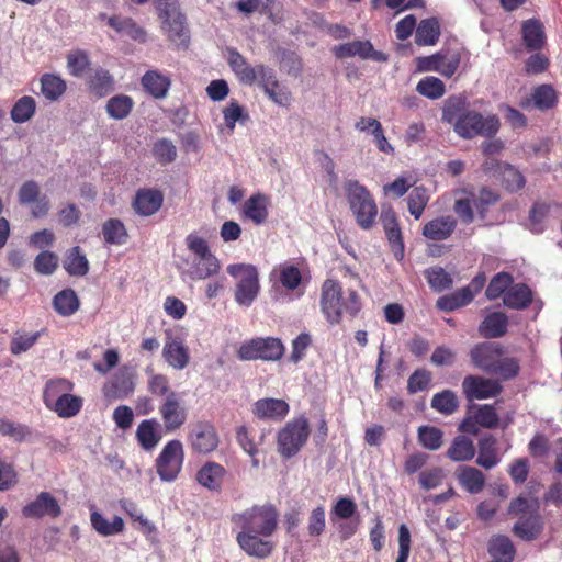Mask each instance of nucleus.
Instances as JSON below:
<instances>
[{
	"label": "nucleus",
	"instance_id": "obj_1",
	"mask_svg": "<svg viewBox=\"0 0 562 562\" xmlns=\"http://www.w3.org/2000/svg\"><path fill=\"white\" fill-rule=\"evenodd\" d=\"M279 513L272 504L254 505L234 514L232 522L240 528L236 541L248 555L258 559L268 558L274 550V543L267 538L278 528Z\"/></svg>",
	"mask_w": 562,
	"mask_h": 562
},
{
	"label": "nucleus",
	"instance_id": "obj_2",
	"mask_svg": "<svg viewBox=\"0 0 562 562\" xmlns=\"http://www.w3.org/2000/svg\"><path fill=\"white\" fill-rule=\"evenodd\" d=\"M441 120L452 125L454 133L463 139H473L476 136L491 138L501 127L497 115L483 116L480 112L470 110L469 101L462 94H453L446 99Z\"/></svg>",
	"mask_w": 562,
	"mask_h": 562
},
{
	"label": "nucleus",
	"instance_id": "obj_3",
	"mask_svg": "<svg viewBox=\"0 0 562 562\" xmlns=\"http://www.w3.org/2000/svg\"><path fill=\"white\" fill-rule=\"evenodd\" d=\"M321 311L330 325H339L342 317L355 318L362 308L359 293L353 289H344L334 279H326L321 288Z\"/></svg>",
	"mask_w": 562,
	"mask_h": 562
},
{
	"label": "nucleus",
	"instance_id": "obj_4",
	"mask_svg": "<svg viewBox=\"0 0 562 562\" xmlns=\"http://www.w3.org/2000/svg\"><path fill=\"white\" fill-rule=\"evenodd\" d=\"M539 502L533 498L518 496L509 503L508 514L518 517L513 526L516 537L532 541L540 537L544 528L543 517L539 513Z\"/></svg>",
	"mask_w": 562,
	"mask_h": 562
},
{
	"label": "nucleus",
	"instance_id": "obj_5",
	"mask_svg": "<svg viewBox=\"0 0 562 562\" xmlns=\"http://www.w3.org/2000/svg\"><path fill=\"white\" fill-rule=\"evenodd\" d=\"M345 191L357 224L362 229H370L378 215V206L372 194L357 180L347 181Z\"/></svg>",
	"mask_w": 562,
	"mask_h": 562
},
{
	"label": "nucleus",
	"instance_id": "obj_6",
	"mask_svg": "<svg viewBox=\"0 0 562 562\" xmlns=\"http://www.w3.org/2000/svg\"><path fill=\"white\" fill-rule=\"evenodd\" d=\"M465 54V48L460 45L443 46L432 55L417 57L416 67L418 71H435L449 79L458 71Z\"/></svg>",
	"mask_w": 562,
	"mask_h": 562
},
{
	"label": "nucleus",
	"instance_id": "obj_7",
	"mask_svg": "<svg viewBox=\"0 0 562 562\" xmlns=\"http://www.w3.org/2000/svg\"><path fill=\"white\" fill-rule=\"evenodd\" d=\"M186 245L187 248L198 258L189 271L192 280H205L220 272L221 262L211 251L210 246L204 238L196 234H189L186 238Z\"/></svg>",
	"mask_w": 562,
	"mask_h": 562
},
{
	"label": "nucleus",
	"instance_id": "obj_8",
	"mask_svg": "<svg viewBox=\"0 0 562 562\" xmlns=\"http://www.w3.org/2000/svg\"><path fill=\"white\" fill-rule=\"evenodd\" d=\"M227 273L236 279L234 299L240 306H250L260 291L258 269L250 263H233Z\"/></svg>",
	"mask_w": 562,
	"mask_h": 562
},
{
	"label": "nucleus",
	"instance_id": "obj_9",
	"mask_svg": "<svg viewBox=\"0 0 562 562\" xmlns=\"http://www.w3.org/2000/svg\"><path fill=\"white\" fill-rule=\"evenodd\" d=\"M310 434V425L304 416L288 422L277 436L279 453L285 459L294 457L305 445Z\"/></svg>",
	"mask_w": 562,
	"mask_h": 562
},
{
	"label": "nucleus",
	"instance_id": "obj_10",
	"mask_svg": "<svg viewBox=\"0 0 562 562\" xmlns=\"http://www.w3.org/2000/svg\"><path fill=\"white\" fill-rule=\"evenodd\" d=\"M282 341L276 337H257L244 341L237 350V358L241 361H277L284 355Z\"/></svg>",
	"mask_w": 562,
	"mask_h": 562
},
{
	"label": "nucleus",
	"instance_id": "obj_11",
	"mask_svg": "<svg viewBox=\"0 0 562 562\" xmlns=\"http://www.w3.org/2000/svg\"><path fill=\"white\" fill-rule=\"evenodd\" d=\"M183 459L184 451L181 441L178 439L168 441L155 462L159 477L166 482L175 481L181 471Z\"/></svg>",
	"mask_w": 562,
	"mask_h": 562
},
{
	"label": "nucleus",
	"instance_id": "obj_12",
	"mask_svg": "<svg viewBox=\"0 0 562 562\" xmlns=\"http://www.w3.org/2000/svg\"><path fill=\"white\" fill-rule=\"evenodd\" d=\"M188 442L193 452L207 454L216 450L220 438L211 422L196 420L189 426Z\"/></svg>",
	"mask_w": 562,
	"mask_h": 562
},
{
	"label": "nucleus",
	"instance_id": "obj_13",
	"mask_svg": "<svg viewBox=\"0 0 562 562\" xmlns=\"http://www.w3.org/2000/svg\"><path fill=\"white\" fill-rule=\"evenodd\" d=\"M226 60L236 76L237 80L245 86L256 85L259 76L265 71L266 65H250L247 58L241 55L235 47H226Z\"/></svg>",
	"mask_w": 562,
	"mask_h": 562
},
{
	"label": "nucleus",
	"instance_id": "obj_14",
	"mask_svg": "<svg viewBox=\"0 0 562 562\" xmlns=\"http://www.w3.org/2000/svg\"><path fill=\"white\" fill-rule=\"evenodd\" d=\"M461 387L464 397L470 402L496 397L503 392L499 380L473 374H469L463 379Z\"/></svg>",
	"mask_w": 562,
	"mask_h": 562
},
{
	"label": "nucleus",
	"instance_id": "obj_15",
	"mask_svg": "<svg viewBox=\"0 0 562 562\" xmlns=\"http://www.w3.org/2000/svg\"><path fill=\"white\" fill-rule=\"evenodd\" d=\"M159 414L166 432L179 430L188 419V409L178 393H170L159 405Z\"/></svg>",
	"mask_w": 562,
	"mask_h": 562
},
{
	"label": "nucleus",
	"instance_id": "obj_16",
	"mask_svg": "<svg viewBox=\"0 0 562 562\" xmlns=\"http://www.w3.org/2000/svg\"><path fill=\"white\" fill-rule=\"evenodd\" d=\"M333 53L336 58L344 59L358 56L359 58L367 60H373L378 63H385L389 56L383 52L374 49L370 41H352L337 45L333 48Z\"/></svg>",
	"mask_w": 562,
	"mask_h": 562
},
{
	"label": "nucleus",
	"instance_id": "obj_17",
	"mask_svg": "<svg viewBox=\"0 0 562 562\" xmlns=\"http://www.w3.org/2000/svg\"><path fill=\"white\" fill-rule=\"evenodd\" d=\"M504 352V348L501 344L484 341L471 348L470 359L475 368L490 374L495 370V364L498 359L503 357Z\"/></svg>",
	"mask_w": 562,
	"mask_h": 562
},
{
	"label": "nucleus",
	"instance_id": "obj_18",
	"mask_svg": "<svg viewBox=\"0 0 562 562\" xmlns=\"http://www.w3.org/2000/svg\"><path fill=\"white\" fill-rule=\"evenodd\" d=\"M256 85H258L265 94L276 104L288 106L291 102V92L286 87L282 86L276 75V71L266 67L265 71L259 76Z\"/></svg>",
	"mask_w": 562,
	"mask_h": 562
},
{
	"label": "nucleus",
	"instance_id": "obj_19",
	"mask_svg": "<svg viewBox=\"0 0 562 562\" xmlns=\"http://www.w3.org/2000/svg\"><path fill=\"white\" fill-rule=\"evenodd\" d=\"M61 508L57 499L48 492L40 493L36 498L22 508V514L26 518H56L60 515Z\"/></svg>",
	"mask_w": 562,
	"mask_h": 562
},
{
	"label": "nucleus",
	"instance_id": "obj_20",
	"mask_svg": "<svg viewBox=\"0 0 562 562\" xmlns=\"http://www.w3.org/2000/svg\"><path fill=\"white\" fill-rule=\"evenodd\" d=\"M288 402L281 398H260L252 405V414L262 420L281 422L289 414Z\"/></svg>",
	"mask_w": 562,
	"mask_h": 562
},
{
	"label": "nucleus",
	"instance_id": "obj_21",
	"mask_svg": "<svg viewBox=\"0 0 562 562\" xmlns=\"http://www.w3.org/2000/svg\"><path fill=\"white\" fill-rule=\"evenodd\" d=\"M108 396L125 398L134 392L135 370L132 367L123 366L113 373L108 382Z\"/></svg>",
	"mask_w": 562,
	"mask_h": 562
},
{
	"label": "nucleus",
	"instance_id": "obj_22",
	"mask_svg": "<svg viewBox=\"0 0 562 562\" xmlns=\"http://www.w3.org/2000/svg\"><path fill=\"white\" fill-rule=\"evenodd\" d=\"M165 361L176 370L184 369L190 361L188 347L180 337H168L162 348Z\"/></svg>",
	"mask_w": 562,
	"mask_h": 562
},
{
	"label": "nucleus",
	"instance_id": "obj_23",
	"mask_svg": "<svg viewBox=\"0 0 562 562\" xmlns=\"http://www.w3.org/2000/svg\"><path fill=\"white\" fill-rule=\"evenodd\" d=\"M162 30L167 34L170 42L177 46L188 47L190 36L186 25V16L181 12L177 14L161 19Z\"/></svg>",
	"mask_w": 562,
	"mask_h": 562
},
{
	"label": "nucleus",
	"instance_id": "obj_24",
	"mask_svg": "<svg viewBox=\"0 0 562 562\" xmlns=\"http://www.w3.org/2000/svg\"><path fill=\"white\" fill-rule=\"evenodd\" d=\"M457 227V220L451 215L436 217L423 227V236L427 239L441 241L448 239Z\"/></svg>",
	"mask_w": 562,
	"mask_h": 562
},
{
	"label": "nucleus",
	"instance_id": "obj_25",
	"mask_svg": "<svg viewBox=\"0 0 562 562\" xmlns=\"http://www.w3.org/2000/svg\"><path fill=\"white\" fill-rule=\"evenodd\" d=\"M135 438L143 450H154L162 438L160 425L157 419L150 418L142 420L137 426Z\"/></svg>",
	"mask_w": 562,
	"mask_h": 562
},
{
	"label": "nucleus",
	"instance_id": "obj_26",
	"mask_svg": "<svg viewBox=\"0 0 562 562\" xmlns=\"http://www.w3.org/2000/svg\"><path fill=\"white\" fill-rule=\"evenodd\" d=\"M508 317L503 312H493L485 316L479 326V333L486 339L499 338L506 335Z\"/></svg>",
	"mask_w": 562,
	"mask_h": 562
},
{
	"label": "nucleus",
	"instance_id": "obj_27",
	"mask_svg": "<svg viewBox=\"0 0 562 562\" xmlns=\"http://www.w3.org/2000/svg\"><path fill=\"white\" fill-rule=\"evenodd\" d=\"M532 299V291L526 283H516L505 292L503 303L508 308L522 311L531 304Z\"/></svg>",
	"mask_w": 562,
	"mask_h": 562
},
{
	"label": "nucleus",
	"instance_id": "obj_28",
	"mask_svg": "<svg viewBox=\"0 0 562 562\" xmlns=\"http://www.w3.org/2000/svg\"><path fill=\"white\" fill-rule=\"evenodd\" d=\"M454 474L459 484L470 494H477L483 491L485 475L481 470L470 465H461Z\"/></svg>",
	"mask_w": 562,
	"mask_h": 562
},
{
	"label": "nucleus",
	"instance_id": "obj_29",
	"mask_svg": "<svg viewBox=\"0 0 562 562\" xmlns=\"http://www.w3.org/2000/svg\"><path fill=\"white\" fill-rule=\"evenodd\" d=\"M162 200L164 198L160 191L142 189L136 193L133 206L136 213L149 216L160 209Z\"/></svg>",
	"mask_w": 562,
	"mask_h": 562
},
{
	"label": "nucleus",
	"instance_id": "obj_30",
	"mask_svg": "<svg viewBox=\"0 0 562 562\" xmlns=\"http://www.w3.org/2000/svg\"><path fill=\"white\" fill-rule=\"evenodd\" d=\"M479 456L476 464L488 470L496 467L501 458L498 456L497 439L493 435H485L477 442Z\"/></svg>",
	"mask_w": 562,
	"mask_h": 562
},
{
	"label": "nucleus",
	"instance_id": "obj_31",
	"mask_svg": "<svg viewBox=\"0 0 562 562\" xmlns=\"http://www.w3.org/2000/svg\"><path fill=\"white\" fill-rule=\"evenodd\" d=\"M522 41L528 50H539L546 43V33L542 23L537 19H529L521 26Z\"/></svg>",
	"mask_w": 562,
	"mask_h": 562
},
{
	"label": "nucleus",
	"instance_id": "obj_32",
	"mask_svg": "<svg viewBox=\"0 0 562 562\" xmlns=\"http://www.w3.org/2000/svg\"><path fill=\"white\" fill-rule=\"evenodd\" d=\"M171 80L157 70H148L142 77L144 90L155 99H162L167 95Z\"/></svg>",
	"mask_w": 562,
	"mask_h": 562
},
{
	"label": "nucleus",
	"instance_id": "obj_33",
	"mask_svg": "<svg viewBox=\"0 0 562 562\" xmlns=\"http://www.w3.org/2000/svg\"><path fill=\"white\" fill-rule=\"evenodd\" d=\"M268 196L262 193L252 194L244 204L245 217L252 221L256 225L263 224L268 218Z\"/></svg>",
	"mask_w": 562,
	"mask_h": 562
},
{
	"label": "nucleus",
	"instance_id": "obj_34",
	"mask_svg": "<svg viewBox=\"0 0 562 562\" xmlns=\"http://www.w3.org/2000/svg\"><path fill=\"white\" fill-rule=\"evenodd\" d=\"M226 470L223 465L215 462H206L196 473L198 482L211 490L218 491L221 488Z\"/></svg>",
	"mask_w": 562,
	"mask_h": 562
},
{
	"label": "nucleus",
	"instance_id": "obj_35",
	"mask_svg": "<svg viewBox=\"0 0 562 562\" xmlns=\"http://www.w3.org/2000/svg\"><path fill=\"white\" fill-rule=\"evenodd\" d=\"M447 458L454 462H467L474 458L475 446L471 438L458 435L446 451Z\"/></svg>",
	"mask_w": 562,
	"mask_h": 562
},
{
	"label": "nucleus",
	"instance_id": "obj_36",
	"mask_svg": "<svg viewBox=\"0 0 562 562\" xmlns=\"http://www.w3.org/2000/svg\"><path fill=\"white\" fill-rule=\"evenodd\" d=\"M472 301L473 292L471 286H464L450 294L440 296L436 302V307L443 312H453L469 305Z\"/></svg>",
	"mask_w": 562,
	"mask_h": 562
},
{
	"label": "nucleus",
	"instance_id": "obj_37",
	"mask_svg": "<svg viewBox=\"0 0 562 562\" xmlns=\"http://www.w3.org/2000/svg\"><path fill=\"white\" fill-rule=\"evenodd\" d=\"M441 29L438 19H424L416 27L415 43L419 46H431L439 41Z\"/></svg>",
	"mask_w": 562,
	"mask_h": 562
},
{
	"label": "nucleus",
	"instance_id": "obj_38",
	"mask_svg": "<svg viewBox=\"0 0 562 562\" xmlns=\"http://www.w3.org/2000/svg\"><path fill=\"white\" fill-rule=\"evenodd\" d=\"M108 24L121 36L130 37L140 43L146 41L145 30L131 18L112 16L108 19Z\"/></svg>",
	"mask_w": 562,
	"mask_h": 562
},
{
	"label": "nucleus",
	"instance_id": "obj_39",
	"mask_svg": "<svg viewBox=\"0 0 562 562\" xmlns=\"http://www.w3.org/2000/svg\"><path fill=\"white\" fill-rule=\"evenodd\" d=\"M488 554L496 560L513 562L516 549L512 540L504 535L493 536L487 543Z\"/></svg>",
	"mask_w": 562,
	"mask_h": 562
},
{
	"label": "nucleus",
	"instance_id": "obj_40",
	"mask_svg": "<svg viewBox=\"0 0 562 562\" xmlns=\"http://www.w3.org/2000/svg\"><path fill=\"white\" fill-rule=\"evenodd\" d=\"M82 404L83 401L80 396L72 395L69 392L63 397H59L47 408L56 413L61 418H71L80 412Z\"/></svg>",
	"mask_w": 562,
	"mask_h": 562
},
{
	"label": "nucleus",
	"instance_id": "obj_41",
	"mask_svg": "<svg viewBox=\"0 0 562 562\" xmlns=\"http://www.w3.org/2000/svg\"><path fill=\"white\" fill-rule=\"evenodd\" d=\"M469 194L472 198L474 209L481 220L486 218L490 207L496 204L501 199L497 192L486 187L481 188L477 194L473 192H469Z\"/></svg>",
	"mask_w": 562,
	"mask_h": 562
},
{
	"label": "nucleus",
	"instance_id": "obj_42",
	"mask_svg": "<svg viewBox=\"0 0 562 562\" xmlns=\"http://www.w3.org/2000/svg\"><path fill=\"white\" fill-rule=\"evenodd\" d=\"M66 88V81L57 75L44 74L41 78V92L49 101H57Z\"/></svg>",
	"mask_w": 562,
	"mask_h": 562
},
{
	"label": "nucleus",
	"instance_id": "obj_43",
	"mask_svg": "<svg viewBox=\"0 0 562 562\" xmlns=\"http://www.w3.org/2000/svg\"><path fill=\"white\" fill-rule=\"evenodd\" d=\"M430 406L436 412L445 416H449L459 408V400L453 391L443 390L434 394Z\"/></svg>",
	"mask_w": 562,
	"mask_h": 562
},
{
	"label": "nucleus",
	"instance_id": "obj_44",
	"mask_svg": "<svg viewBox=\"0 0 562 562\" xmlns=\"http://www.w3.org/2000/svg\"><path fill=\"white\" fill-rule=\"evenodd\" d=\"M72 390L74 383L69 380L58 378L47 381L43 392V400L46 407L50 406L59 397H63Z\"/></svg>",
	"mask_w": 562,
	"mask_h": 562
},
{
	"label": "nucleus",
	"instance_id": "obj_45",
	"mask_svg": "<svg viewBox=\"0 0 562 562\" xmlns=\"http://www.w3.org/2000/svg\"><path fill=\"white\" fill-rule=\"evenodd\" d=\"M88 267V260L79 247H72L66 252L64 268L70 276H85Z\"/></svg>",
	"mask_w": 562,
	"mask_h": 562
},
{
	"label": "nucleus",
	"instance_id": "obj_46",
	"mask_svg": "<svg viewBox=\"0 0 562 562\" xmlns=\"http://www.w3.org/2000/svg\"><path fill=\"white\" fill-rule=\"evenodd\" d=\"M53 305L58 314L69 316L79 308V300L75 291L66 289L55 295Z\"/></svg>",
	"mask_w": 562,
	"mask_h": 562
},
{
	"label": "nucleus",
	"instance_id": "obj_47",
	"mask_svg": "<svg viewBox=\"0 0 562 562\" xmlns=\"http://www.w3.org/2000/svg\"><path fill=\"white\" fill-rule=\"evenodd\" d=\"M498 175L501 176L502 186L508 192H517L526 184L525 176L510 164H504Z\"/></svg>",
	"mask_w": 562,
	"mask_h": 562
},
{
	"label": "nucleus",
	"instance_id": "obj_48",
	"mask_svg": "<svg viewBox=\"0 0 562 562\" xmlns=\"http://www.w3.org/2000/svg\"><path fill=\"white\" fill-rule=\"evenodd\" d=\"M424 276L430 286L436 292H442L452 286L451 276L439 266L430 267L425 270Z\"/></svg>",
	"mask_w": 562,
	"mask_h": 562
},
{
	"label": "nucleus",
	"instance_id": "obj_49",
	"mask_svg": "<svg viewBox=\"0 0 562 562\" xmlns=\"http://www.w3.org/2000/svg\"><path fill=\"white\" fill-rule=\"evenodd\" d=\"M416 91L430 100H438L445 95L446 86L441 79L427 76L418 81Z\"/></svg>",
	"mask_w": 562,
	"mask_h": 562
},
{
	"label": "nucleus",
	"instance_id": "obj_50",
	"mask_svg": "<svg viewBox=\"0 0 562 562\" xmlns=\"http://www.w3.org/2000/svg\"><path fill=\"white\" fill-rule=\"evenodd\" d=\"M418 442L430 451L438 450L443 443V432L435 426H420L417 430Z\"/></svg>",
	"mask_w": 562,
	"mask_h": 562
},
{
	"label": "nucleus",
	"instance_id": "obj_51",
	"mask_svg": "<svg viewBox=\"0 0 562 562\" xmlns=\"http://www.w3.org/2000/svg\"><path fill=\"white\" fill-rule=\"evenodd\" d=\"M67 70L74 77H82L90 69V59L87 52L81 49L70 50L67 56Z\"/></svg>",
	"mask_w": 562,
	"mask_h": 562
},
{
	"label": "nucleus",
	"instance_id": "obj_52",
	"mask_svg": "<svg viewBox=\"0 0 562 562\" xmlns=\"http://www.w3.org/2000/svg\"><path fill=\"white\" fill-rule=\"evenodd\" d=\"M36 102L34 98L25 95L20 98L11 110V119L15 123H25L34 115Z\"/></svg>",
	"mask_w": 562,
	"mask_h": 562
},
{
	"label": "nucleus",
	"instance_id": "obj_53",
	"mask_svg": "<svg viewBox=\"0 0 562 562\" xmlns=\"http://www.w3.org/2000/svg\"><path fill=\"white\" fill-rule=\"evenodd\" d=\"M535 106L541 111L550 110L557 105L558 97L550 85H540L532 92Z\"/></svg>",
	"mask_w": 562,
	"mask_h": 562
},
{
	"label": "nucleus",
	"instance_id": "obj_54",
	"mask_svg": "<svg viewBox=\"0 0 562 562\" xmlns=\"http://www.w3.org/2000/svg\"><path fill=\"white\" fill-rule=\"evenodd\" d=\"M429 202V194L423 187L414 188L407 198L408 211L415 220L422 217L424 210Z\"/></svg>",
	"mask_w": 562,
	"mask_h": 562
},
{
	"label": "nucleus",
	"instance_id": "obj_55",
	"mask_svg": "<svg viewBox=\"0 0 562 562\" xmlns=\"http://www.w3.org/2000/svg\"><path fill=\"white\" fill-rule=\"evenodd\" d=\"M513 283V277L508 272H498L490 281L485 295L488 300H496L508 290Z\"/></svg>",
	"mask_w": 562,
	"mask_h": 562
},
{
	"label": "nucleus",
	"instance_id": "obj_56",
	"mask_svg": "<svg viewBox=\"0 0 562 562\" xmlns=\"http://www.w3.org/2000/svg\"><path fill=\"white\" fill-rule=\"evenodd\" d=\"M476 422L483 428L493 429L498 426L499 417L495 407L491 404L473 406Z\"/></svg>",
	"mask_w": 562,
	"mask_h": 562
},
{
	"label": "nucleus",
	"instance_id": "obj_57",
	"mask_svg": "<svg viewBox=\"0 0 562 562\" xmlns=\"http://www.w3.org/2000/svg\"><path fill=\"white\" fill-rule=\"evenodd\" d=\"M520 371L519 361L513 357L499 358L495 364V370L490 374L499 375L503 381L515 379Z\"/></svg>",
	"mask_w": 562,
	"mask_h": 562
},
{
	"label": "nucleus",
	"instance_id": "obj_58",
	"mask_svg": "<svg viewBox=\"0 0 562 562\" xmlns=\"http://www.w3.org/2000/svg\"><path fill=\"white\" fill-rule=\"evenodd\" d=\"M133 104L127 95L113 97L108 101V114L116 120L124 119L131 113Z\"/></svg>",
	"mask_w": 562,
	"mask_h": 562
},
{
	"label": "nucleus",
	"instance_id": "obj_59",
	"mask_svg": "<svg viewBox=\"0 0 562 562\" xmlns=\"http://www.w3.org/2000/svg\"><path fill=\"white\" fill-rule=\"evenodd\" d=\"M550 213V205L546 202H536L529 211L530 228L533 233H541L544 222Z\"/></svg>",
	"mask_w": 562,
	"mask_h": 562
},
{
	"label": "nucleus",
	"instance_id": "obj_60",
	"mask_svg": "<svg viewBox=\"0 0 562 562\" xmlns=\"http://www.w3.org/2000/svg\"><path fill=\"white\" fill-rule=\"evenodd\" d=\"M432 380L431 372L427 369H416L407 380V392L416 394L426 391Z\"/></svg>",
	"mask_w": 562,
	"mask_h": 562
},
{
	"label": "nucleus",
	"instance_id": "obj_61",
	"mask_svg": "<svg viewBox=\"0 0 562 562\" xmlns=\"http://www.w3.org/2000/svg\"><path fill=\"white\" fill-rule=\"evenodd\" d=\"M148 392L155 396L168 397L171 391L169 378L162 373H151L147 382Z\"/></svg>",
	"mask_w": 562,
	"mask_h": 562
},
{
	"label": "nucleus",
	"instance_id": "obj_62",
	"mask_svg": "<svg viewBox=\"0 0 562 562\" xmlns=\"http://www.w3.org/2000/svg\"><path fill=\"white\" fill-rule=\"evenodd\" d=\"M279 280L286 290L293 291L299 288L302 282V273L294 265H284L280 268Z\"/></svg>",
	"mask_w": 562,
	"mask_h": 562
},
{
	"label": "nucleus",
	"instance_id": "obj_63",
	"mask_svg": "<svg viewBox=\"0 0 562 562\" xmlns=\"http://www.w3.org/2000/svg\"><path fill=\"white\" fill-rule=\"evenodd\" d=\"M153 154L162 165L172 162L177 157V148L171 140L159 139L154 144Z\"/></svg>",
	"mask_w": 562,
	"mask_h": 562
},
{
	"label": "nucleus",
	"instance_id": "obj_64",
	"mask_svg": "<svg viewBox=\"0 0 562 562\" xmlns=\"http://www.w3.org/2000/svg\"><path fill=\"white\" fill-rule=\"evenodd\" d=\"M58 266V257L50 251L40 252L34 260V269L40 274H52Z\"/></svg>",
	"mask_w": 562,
	"mask_h": 562
}]
</instances>
